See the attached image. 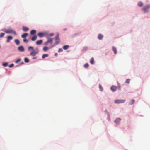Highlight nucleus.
Segmentation results:
<instances>
[{"label": "nucleus", "mask_w": 150, "mask_h": 150, "mask_svg": "<svg viewBox=\"0 0 150 150\" xmlns=\"http://www.w3.org/2000/svg\"><path fill=\"white\" fill-rule=\"evenodd\" d=\"M112 50L114 52V53L115 54H117V49L116 48L114 47V46H113L112 47Z\"/></svg>", "instance_id": "obj_18"}, {"label": "nucleus", "mask_w": 150, "mask_h": 150, "mask_svg": "<svg viewBox=\"0 0 150 150\" xmlns=\"http://www.w3.org/2000/svg\"><path fill=\"white\" fill-rule=\"evenodd\" d=\"M46 38L48 39V40L45 43V45H47L48 43L52 44L53 42V38H49L48 35L46 36Z\"/></svg>", "instance_id": "obj_3"}, {"label": "nucleus", "mask_w": 150, "mask_h": 150, "mask_svg": "<svg viewBox=\"0 0 150 150\" xmlns=\"http://www.w3.org/2000/svg\"><path fill=\"white\" fill-rule=\"evenodd\" d=\"M13 37L11 36H8L7 38V42H10V40L12 39Z\"/></svg>", "instance_id": "obj_9"}, {"label": "nucleus", "mask_w": 150, "mask_h": 150, "mask_svg": "<svg viewBox=\"0 0 150 150\" xmlns=\"http://www.w3.org/2000/svg\"><path fill=\"white\" fill-rule=\"evenodd\" d=\"M54 34L53 33H50L49 35L50 36H54Z\"/></svg>", "instance_id": "obj_35"}, {"label": "nucleus", "mask_w": 150, "mask_h": 150, "mask_svg": "<svg viewBox=\"0 0 150 150\" xmlns=\"http://www.w3.org/2000/svg\"><path fill=\"white\" fill-rule=\"evenodd\" d=\"M28 35V34L27 33H25L21 35V37L23 38H26V37Z\"/></svg>", "instance_id": "obj_13"}, {"label": "nucleus", "mask_w": 150, "mask_h": 150, "mask_svg": "<svg viewBox=\"0 0 150 150\" xmlns=\"http://www.w3.org/2000/svg\"><path fill=\"white\" fill-rule=\"evenodd\" d=\"M22 29L25 32L29 30V28L28 27L25 26H23Z\"/></svg>", "instance_id": "obj_10"}, {"label": "nucleus", "mask_w": 150, "mask_h": 150, "mask_svg": "<svg viewBox=\"0 0 150 150\" xmlns=\"http://www.w3.org/2000/svg\"><path fill=\"white\" fill-rule=\"evenodd\" d=\"M28 50L29 52H31L30 54L32 56H35L39 52L38 48H36L35 50L34 47L32 46L29 47H28Z\"/></svg>", "instance_id": "obj_1"}, {"label": "nucleus", "mask_w": 150, "mask_h": 150, "mask_svg": "<svg viewBox=\"0 0 150 150\" xmlns=\"http://www.w3.org/2000/svg\"><path fill=\"white\" fill-rule=\"evenodd\" d=\"M117 88L116 86H112L111 87L110 89L112 91L115 92Z\"/></svg>", "instance_id": "obj_7"}, {"label": "nucleus", "mask_w": 150, "mask_h": 150, "mask_svg": "<svg viewBox=\"0 0 150 150\" xmlns=\"http://www.w3.org/2000/svg\"><path fill=\"white\" fill-rule=\"evenodd\" d=\"M2 30L7 33H13L15 35H17L16 33L15 32V31L11 29H4V30Z\"/></svg>", "instance_id": "obj_2"}, {"label": "nucleus", "mask_w": 150, "mask_h": 150, "mask_svg": "<svg viewBox=\"0 0 150 150\" xmlns=\"http://www.w3.org/2000/svg\"><path fill=\"white\" fill-rule=\"evenodd\" d=\"M59 34H57L55 38V43L56 44L59 43L60 42V39L59 37Z\"/></svg>", "instance_id": "obj_5"}, {"label": "nucleus", "mask_w": 150, "mask_h": 150, "mask_svg": "<svg viewBox=\"0 0 150 150\" xmlns=\"http://www.w3.org/2000/svg\"><path fill=\"white\" fill-rule=\"evenodd\" d=\"M134 102H135V100L134 99H132V100H131V102H130V103L129 104L130 105H132L134 103Z\"/></svg>", "instance_id": "obj_26"}, {"label": "nucleus", "mask_w": 150, "mask_h": 150, "mask_svg": "<svg viewBox=\"0 0 150 150\" xmlns=\"http://www.w3.org/2000/svg\"><path fill=\"white\" fill-rule=\"evenodd\" d=\"M2 65L4 67H6L8 65V63L7 62L4 63Z\"/></svg>", "instance_id": "obj_29"}, {"label": "nucleus", "mask_w": 150, "mask_h": 150, "mask_svg": "<svg viewBox=\"0 0 150 150\" xmlns=\"http://www.w3.org/2000/svg\"><path fill=\"white\" fill-rule=\"evenodd\" d=\"M14 65L13 64H12L9 66V67L10 68L14 66Z\"/></svg>", "instance_id": "obj_36"}, {"label": "nucleus", "mask_w": 150, "mask_h": 150, "mask_svg": "<svg viewBox=\"0 0 150 150\" xmlns=\"http://www.w3.org/2000/svg\"><path fill=\"white\" fill-rule=\"evenodd\" d=\"M21 60V59H18L16 61L15 63H18L19 62H20Z\"/></svg>", "instance_id": "obj_33"}, {"label": "nucleus", "mask_w": 150, "mask_h": 150, "mask_svg": "<svg viewBox=\"0 0 150 150\" xmlns=\"http://www.w3.org/2000/svg\"><path fill=\"white\" fill-rule=\"evenodd\" d=\"M150 7V6L146 5L143 7L142 10L144 11V13L148 11V10Z\"/></svg>", "instance_id": "obj_4"}, {"label": "nucleus", "mask_w": 150, "mask_h": 150, "mask_svg": "<svg viewBox=\"0 0 150 150\" xmlns=\"http://www.w3.org/2000/svg\"><path fill=\"white\" fill-rule=\"evenodd\" d=\"M48 49L49 48L48 47H44L43 48V50L44 51H47Z\"/></svg>", "instance_id": "obj_23"}, {"label": "nucleus", "mask_w": 150, "mask_h": 150, "mask_svg": "<svg viewBox=\"0 0 150 150\" xmlns=\"http://www.w3.org/2000/svg\"><path fill=\"white\" fill-rule=\"evenodd\" d=\"M36 31L34 30H32L30 32V34L31 35H34L36 34Z\"/></svg>", "instance_id": "obj_14"}, {"label": "nucleus", "mask_w": 150, "mask_h": 150, "mask_svg": "<svg viewBox=\"0 0 150 150\" xmlns=\"http://www.w3.org/2000/svg\"><path fill=\"white\" fill-rule=\"evenodd\" d=\"M69 47V46L68 45H65L63 47V48L64 50H67Z\"/></svg>", "instance_id": "obj_21"}, {"label": "nucleus", "mask_w": 150, "mask_h": 150, "mask_svg": "<svg viewBox=\"0 0 150 150\" xmlns=\"http://www.w3.org/2000/svg\"><path fill=\"white\" fill-rule=\"evenodd\" d=\"M63 50L62 49V48H59L58 51V52H62L63 51Z\"/></svg>", "instance_id": "obj_32"}, {"label": "nucleus", "mask_w": 150, "mask_h": 150, "mask_svg": "<svg viewBox=\"0 0 150 150\" xmlns=\"http://www.w3.org/2000/svg\"><path fill=\"white\" fill-rule=\"evenodd\" d=\"M23 41L24 42H28V40L26 39V38H24V39L23 40Z\"/></svg>", "instance_id": "obj_34"}, {"label": "nucleus", "mask_w": 150, "mask_h": 150, "mask_svg": "<svg viewBox=\"0 0 150 150\" xmlns=\"http://www.w3.org/2000/svg\"><path fill=\"white\" fill-rule=\"evenodd\" d=\"M66 30V29H64V30Z\"/></svg>", "instance_id": "obj_40"}, {"label": "nucleus", "mask_w": 150, "mask_h": 150, "mask_svg": "<svg viewBox=\"0 0 150 150\" xmlns=\"http://www.w3.org/2000/svg\"><path fill=\"white\" fill-rule=\"evenodd\" d=\"M48 54H44L42 55V57L43 59H45V57H48Z\"/></svg>", "instance_id": "obj_22"}, {"label": "nucleus", "mask_w": 150, "mask_h": 150, "mask_svg": "<svg viewBox=\"0 0 150 150\" xmlns=\"http://www.w3.org/2000/svg\"><path fill=\"white\" fill-rule=\"evenodd\" d=\"M43 41L42 40H39L37 41L36 42V44L37 45H40L42 43Z\"/></svg>", "instance_id": "obj_11"}, {"label": "nucleus", "mask_w": 150, "mask_h": 150, "mask_svg": "<svg viewBox=\"0 0 150 150\" xmlns=\"http://www.w3.org/2000/svg\"><path fill=\"white\" fill-rule=\"evenodd\" d=\"M58 55V54L57 53H55V56H57Z\"/></svg>", "instance_id": "obj_39"}, {"label": "nucleus", "mask_w": 150, "mask_h": 150, "mask_svg": "<svg viewBox=\"0 0 150 150\" xmlns=\"http://www.w3.org/2000/svg\"><path fill=\"white\" fill-rule=\"evenodd\" d=\"M4 34H5L4 33H1V34H0V37L1 38L3 36H4Z\"/></svg>", "instance_id": "obj_31"}, {"label": "nucleus", "mask_w": 150, "mask_h": 150, "mask_svg": "<svg viewBox=\"0 0 150 150\" xmlns=\"http://www.w3.org/2000/svg\"><path fill=\"white\" fill-rule=\"evenodd\" d=\"M130 79H127L126 80L125 83H126L129 84L130 83Z\"/></svg>", "instance_id": "obj_28"}, {"label": "nucleus", "mask_w": 150, "mask_h": 150, "mask_svg": "<svg viewBox=\"0 0 150 150\" xmlns=\"http://www.w3.org/2000/svg\"><path fill=\"white\" fill-rule=\"evenodd\" d=\"M18 50L21 52H24V48L22 46H20L18 47Z\"/></svg>", "instance_id": "obj_8"}, {"label": "nucleus", "mask_w": 150, "mask_h": 150, "mask_svg": "<svg viewBox=\"0 0 150 150\" xmlns=\"http://www.w3.org/2000/svg\"><path fill=\"white\" fill-rule=\"evenodd\" d=\"M15 42L17 45H18L20 43V41L18 39L16 40Z\"/></svg>", "instance_id": "obj_20"}, {"label": "nucleus", "mask_w": 150, "mask_h": 150, "mask_svg": "<svg viewBox=\"0 0 150 150\" xmlns=\"http://www.w3.org/2000/svg\"><path fill=\"white\" fill-rule=\"evenodd\" d=\"M143 4L142 2H139L138 3V5L139 7L142 6L143 5Z\"/></svg>", "instance_id": "obj_24"}, {"label": "nucleus", "mask_w": 150, "mask_h": 150, "mask_svg": "<svg viewBox=\"0 0 150 150\" xmlns=\"http://www.w3.org/2000/svg\"><path fill=\"white\" fill-rule=\"evenodd\" d=\"M118 88L120 90L121 89V86H118Z\"/></svg>", "instance_id": "obj_37"}, {"label": "nucleus", "mask_w": 150, "mask_h": 150, "mask_svg": "<svg viewBox=\"0 0 150 150\" xmlns=\"http://www.w3.org/2000/svg\"><path fill=\"white\" fill-rule=\"evenodd\" d=\"M37 36L36 35L33 36L31 38V40L33 41H35L37 38Z\"/></svg>", "instance_id": "obj_17"}, {"label": "nucleus", "mask_w": 150, "mask_h": 150, "mask_svg": "<svg viewBox=\"0 0 150 150\" xmlns=\"http://www.w3.org/2000/svg\"><path fill=\"white\" fill-rule=\"evenodd\" d=\"M125 101L126 100H125L118 99L116 100L115 101V102L116 103L119 104L124 103Z\"/></svg>", "instance_id": "obj_6"}, {"label": "nucleus", "mask_w": 150, "mask_h": 150, "mask_svg": "<svg viewBox=\"0 0 150 150\" xmlns=\"http://www.w3.org/2000/svg\"><path fill=\"white\" fill-rule=\"evenodd\" d=\"M121 120V119L120 118H117L116 119V120L115 121V122L116 124H118L120 122Z\"/></svg>", "instance_id": "obj_16"}, {"label": "nucleus", "mask_w": 150, "mask_h": 150, "mask_svg": "<svg viewBox=\"0 0 150 150\" xmlns=\"http://www.w3.org/2000/svg\"><path fill=\"white\" fill-rule=\"evenodd\" d=\"M99 88L100 90L101 91H103V89L102 87V86L100 84H99Z\"/></svg>", "instance_id": "obj_25"}, {"label": "nucleus", "mask_w": 150, "mask_h": 150, "mask_svg": "<svg viewBox=\"0 0 150 150\" xmlns=\"http://www.w3.org/2000/svg\"><path fill=\"white\" fill-rule=\"evenodd\" d=\"M90 63L92 64H93L94 63V58L93 57H92L90 61Z\"/></svg>", "instance_id": "obj_19"}, {"label": "nucleus", "mask_w": 150, "mask_h": 150, "mask_svg": "<svg viewBox=\"0 0 150 150\" xmlns=\"http://www.w3.org/2000/svg\"><path fill=\"white\" fill-rule=\"evenodd\" d=\"M103 37V35L101 34H100L98 35V39L100 40L102 39Z\"/></svg>", "instance_id": "obj_15"}, {"label": "nucleus", "mask_w": 150, "mask_h": 150, "mask_svg": "<svg viewBox=\"0 0 150 150\" xmlns=\"http://www.w3.org/2000/svg\"><path fill=\"white\" fill-rule=\"evenodd\" d=\"M24 60H25V62L26 63H28V62H29V59L27 58H25Z\"/></svg>", "instance_id": "obj_27"}, {"label": "nucleus", "mask_w": 150, "mask_h": 150, "mask_svg": "<svg viewBox=\"0 0 150 150\" xmlns=\"http://www.w3.org/2000/svg\"><path fill=\"white\" fill-rule=\"evenodd\" d=\"M89 67V65L88 63H86L85 65H84V67L85 68H87L88 67Z\"/></svg>", "instance_id": "obj_30"}, {"label": "nucleus", "mask_w": 150, "mask_h": 150, "mask_svg": "<svg viewBox=\"0 0 150 150\" xmlns=\"http://www.w3.org/2000/svg\"><path fill=\"white\" fill-rule=\"evenodd\" d=\"M37 58V57H33V59H36Z\"/></svg>", "instance_id": "obj_38"}, {"label": "nucleus", "mask_w": 150, "mask_h": 150, "mask_svg": "<svg viewBox=\"0 0 150 150\" xmlns=\"http://www.w3.org/2000/svg\"><path fill=\"white\" fill-rule=\"evenodd\" d=\"M38 35L39 37H44L45 36V35H44V33H43L40 32L38 33Z\"/></svg>", "instance_id": "obj_12"}]
</instances>
